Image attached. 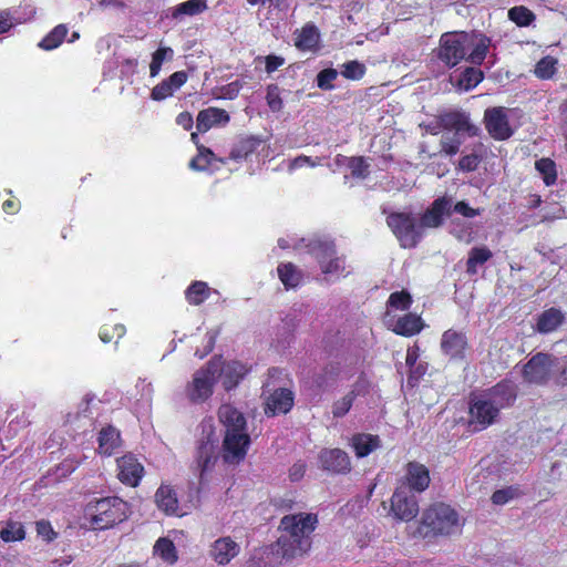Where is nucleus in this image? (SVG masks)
I'll list each match as a JSON object with an SVG mask.
<instances>
[{"instance_id": "f257e3e1", "label": "nucleus", "mask_w": 567, "mask_h": 567, "mask_svg": "<svg viewBox=\"0 0 567 567\" xmlns=\"http://www.w3.org/2000/svg\"><path fill=\"white\" fill-rule=\"evenodd\" d=\"M318 523V515L315 513L285 515L280 519L281 535L274 545V551L286 559L308 553L312 545L311 535Z\"/></svg>"}, {"instance_id": "f03ea898", "label": "nucleus", "mask_w": 567, "mask_h": 567, "mask_svg": "<svg viewBox=\"0 0 567 567\" xmlns=\"http://www.w3.org/2000/svg\"><path fill=\"white\" fill-rule=\"evenodd\" d=\"M218 420L225 427L221 457L226 464L238 465L247 456L251 440L245 415L231 404H221Z\"/></svg>"}, {"instance_id": "7ed1b4c3", "label": "nucleus", "mask_w": 567, "mask_h": 567, "mask_svg": "<svg viewBox=\"0 0 567 567\" xmlns=\"http://www.w3.org/2000/svg\"><path fill=\"white\" fill-rule=\"evenodd\" d=\"M462 524L455 508L443 502L429 505L422 514L416 533L424 539L447 537L460 530Z\"/></svg>"}, {"instance_id": "20e7f679", "label": "nucleus", "mask_w": 567, "mask_h": 567, "mask_svg": "<svg viewBox=\"0 0 567 567\" xmlns=\"http://www.w3.org/2000/svg\"><path fill=\"white\" fill-rule=\"evenodd\" d=\"M127 503L116 496L91 501L84 509L85 518L94 530L114 527L127 518Z\"/></svg>"}, {"instance_id": "39448f33", "label": "nucleus", "mask_w": 567, "mask_h": 567, "mask_svg": "<svg viewBox=\"0 0 567 567\" xmlns=\"http://www.w3.org/2000/svg\"><path fill=\"white\" fill-rule=\"evenodd\" d=\"M307 248L323 275L337 278L349 275V271H346V257L338 255L334 240L316 238L309 241Z\"/></svg>"}, {"instance_id": "423d86ee", "label": "nucleus", "mask_w": 567, "mask_h": 567, "mask_svg": "<svg viewBox=\"0 0 567 567\" xmlns=\"http://www.w3.org/2000/svg\"><path fill=\"white\" fill-rule=\"evenodd\" d=\"M386 225L404 249L415 248L424 233L413 213L393 212L386 216Z\"/></svg>"}, {"instance_id": "0eeeda50", "label": "nucleus", "mask_w": 567, "mask_h": 567, "mask_svg": "<svg viewBox=\"0 0 567 567\" xmlns=\"http://www.w3.org/2000/svg\"><path fill=\"white\" fill-rule=\"evenodd\" d=\"M473 45V38L468 33L445 32L440 38L437 59L447 68L456 66L461 61L466 60L468 50Z\"/></svg>"}, {"instance_id": "6e6552de", "label": "nucleus", "mask_w": 567, "mask_h": 567, "mask_svg": "<svg viewBox=\"0 0 567 567\" xmlns=\"http://www.w3.org/2000/svg\"><path fill=\"white\" fill-rule=\"evenodd\" d=\"M216 381L217 361L209 360L194 373L193 380L187 383L185 388L187 399L194 404L204 403L213 395Z\"/></svg>"}, {"instance_id": "1a4fd4ad", "label": "nucleus", "mask_w": 567, "mask_h": 567, "mask_svg": "<svg viewBox=\"0 0 567 567\" xmlns=\"http://www.w3.org/2000/svg\"><path fill=\"white\" fill-rule=\"evenodd\" d=\"M419 499L404 486H396L391 498L388 515L398 522H411L419 514Z\"/></svg>"}, {"instance_id": "9d476101", "label": "nucleus", "mask_w": 567, "mask_h": 567, "mask_svg": "<svg viewBox=\"0 0 567 567\" xmlns=\"http://www.w3.org/2000/svg\"><path fill=\"white\" fill-rule=\"evenodd\" d=\"M194 457L199 477L203 480L204 475L214 468L218 460L217 437L212 426L207 431H203L202 437L197 441Z\"/></svg>"}, {"instance_id": "9b49d317", "label": "nucleus", "mask_w": 567, "mask_h": 567, "mask_svg": "<svg viewBox=\"0 0 567 567\" xmlns=\"http://www.w3.org/2000/svg\"><path fill=\"white\" fill-rule=\"evenodd\" d=\"M555 358L551 354L537 352L523 367L522 377L525 382L545 385L551 377Z\"/></svg>"}, {"instance_id": "f8f14e48", "label": "nucleus", "mask_w": 567, "mask_h": 567, "mask_svg": "<svg viewBox=\"0 0 567 567\" xmlns=\"http://www.w3.org/2000/svg\"><path fill=\"white\" fill-rule=\"evenodd\" d=\"M210 360L217 361V378L227 392L236 389L251 370V367L238 360L224 361L221 355H214Z\"/></svg>"}, {"instance_id": "ddd939ff", "label": "nucleus", "mask_w": 567, "mask_h": 567, "mask_svg": "<svg viewBox=\"0 0 567 567\" xmlns=\"http://www.w3.org/2000/svg\"><path fill=\"white\" fill-rule=\"evenodd\" d=\"M483 122L489 136L495 141H506L514 134L505 107H488L484 112Z\"/></svg>"}, {"instance_id": "4468645a", "label": "nucleus", "mask_w": 567, "mask_h": 567, "mask_svg": "<svg viewBox=\"0 0 567 567\" xmlns=\"http://www.w3.org/2000/svg\"><path fill=\"white\" fill-rule=\"evenodd\" d=\"M431 483L429 468L416 461H410L405 465L404 475L400 478L396 486H404L411 493L421 494L425 492Z\"/></svg>"}, {"instance_id": "2eb2a0df", "label": "nucleus", "mask_w": 567, "mask_h": 567, "mask_svg": "<svg viewBox=\"0 0 567 567\" xmlns=\"http://www.w3.org/2000/svg\"><path fill=\"white\" fill-rule=\"evenodd\" d=\"M439 126L444 131H453V134H467L470 137L477 136L480 128L472 124L468 114L461 111H447L437 115Z\"/></svg>"}, {"instance_id": "dca6fc26", "label": "nucleus", "mask_w": 567, "mask_h": 567, "mask_svg": "<svg viewBox=\"0 0 567 567\" xmlns=\"http://www.w3.org/2000/svg\"><path fill=\"white\" fill-rule=\"evenodd\" d=\"M452 199L446 196H441L434 199L431 205L421 215L419 223L422 230L425 228H439L444 224L445 217L452 214Z\"/></svg>"}, {"instance_id": "f3484780", "label": "nucleus", "mask_w": 567, "mask_h": 567, "mask_svg": "<svg viewBox=\"0 0 567 567\" xmlns=\"http://www.w3.org/2000/svg\"><path fill=\"white\" fill-rule=\"evenodd\" d=\"M470 422L476 430H484L493 424L499 414L496 405L484 398H475L470 402Z\"/></svg>"}, {"instance_id": "a211bd4d", "label": "nucleus", "mask_w": 567, "mask_h": 567, "mask_svg": "<svg viewBox=\"0 0 567 567\" xmlns=\"http://www.w3.org/2000/svg\"><path fill=\"white\" fill-rule=\"evenodd\" d=\"M441 351L450 360H464L468 349V340L463 331L447 329L441 337Z\"/></svg>"}, {"instance_id": "6ab92c4d", "label": "nucleus", "mask_w": 567, "mask_h": 567, "mask_svg": "<svg viewBox=\"0 0 567 567\" xmlns=\"http://www.w3.org/2000/svg\"><path fill=\"white\" fill-rule=\"evenodd\" d=\"M118 481L131 487H136L143 475L144 466L133 454H125L116 460Z\"/></svg>"}, {"instance_id": "aec40b11", "label": "nucleus", "mask_w": 567, "mask_h": 567, "mask_svg": "<svg viewBox=\"0 0 567 567\" xmlns=\"http://www.w3.org/2000/svg\"><path fill=\"white\" fill-rule=\"evenodd\" d=\"M318 460L321 468L332 474H348L351 471L350 457L341 449H323Z\"/></svg>"}, {"instance_id": "412c9836", "label": "nucleus", "mask_w": 567, "mask_h": 567, "mask_svg": "<svg viewBox=\"0 0 567 567\" xmlns=\"http://www.w3.org/2000/svg\"><path fill=\"white\" fill-rule=\"evenodd\" d=\"M295 394L287 388H279L274 390L267 398L265 405V413L268 416L278 414H287L293 406Z\"/></svg>"}, {"instance_id": "4be33fe9", "label": "nucleus", "mask_w": 567, "mask_h": 567, "mask_svg": "<svg viewBox=\"0 0 567 567\" xmlns=\"http://www.w3.org/2000/svg\"><path fill=\"white\" fill-rule=\"evenodd\" d=\"M240 551V546L231 537L216 539L209 549L210 558L220 566L229 564Z\"/></svg>"}, {"instance_id": "5701e85b", "label": "nucleus", "mask_w": 567, "mask_h": 567, "mask_svg": "<svg viewBox=\"0 0 567 567\" xmlns=\"http://www.w3.org/2000/svg\"><path fill=\"white\" fill-rule=\"evenodd\" d=\"M488 401L497 406V410L509 408L514 404L517 393L515 385L507 380H502L488 390Z\"/></svg>"}, {"instance_id": "b1692460", "label": "nucleus", "mask_w": 567, "mask_h": 567, "mask_svg": "<svg viewBox=\"0 0 567 567\" xmlns=\"http://www.w3.org/2000/svg\"><path fill=\"white\" fill-rule=\"evenodd\" d=\"M424 321L420 315L409 311L395 320L393 319L390 329L398 336L409 338L419 334L424 329Z\"/></svg>"}, {"instance_id": "393cba45", "label": "nucleus", "mask_w": 567, "mask_h": 567, "mask_svg": "<svg viewBox=\"0 0 567 567\" xmlns=\"http://www.w3.org/2000/svg\"><path fill=\"white\" fill-rule=\"evenodd\" d=\"M188 79L185 71H176L171 74L167 79L156 84L152 92L151 97L154 101H163L174 94L179 87H182Z\"/></svg>"}, {"instance_id": "a878e982", "label": "nucleus", "mask_w": 567, "mask_h": 567, "mask_svg": "<svg viewBox=\"0 0 567 567\" xmlns=\"http://www.w3.org/2000/svg\"><path fill=\"white\" fill-rule=\"evenodd\" d=\"M295 47L303 52H317L320 49V31L313 23H306L295 31Z\"/></svg>"}, {"instance_id": "bb28decb", "label": "nucleus", "mask_w": 567, "mask_h": 567, "mask_svg": "<svg viewBox=\"0 0 567 567\" xmlns=\"http://www.w3.org/2000/svg\"><path fill=\"white\" fill-rule=\"evenodd\" d=\"M262 143L264 141L256 135L239 136L231 146L229 158L235 162L246 161L259 150Z\"/></svg>"}, {"instance_id": "cd10ccee", "label": "nucleus", "mask_w": 567, "mask_h": 567, "mask_svg": "<svg viewBox=\"0 0 567 567\" xmlns=\"http://www.w3.org/2000/svg\"><path fill=\"white\" fill-rule=\"evenodd\" d=\"M230 121L227 111L218 107H207L198 112L196 127L200 133L209 131L214 125H225Z\"/></svg>"}, {"instance_id": "c85d7f7f", "label": "nucleus", "mask_w": 567, "mask_h": 567, "mask_svg": "<svg viewBox=\"0 0 567 567\" xmlns=\"http://www.w3.org/2000/svg\"><path fill=\"white\" fill-rule=\"evenodd\" d=\"M99 447L100 454L111 456L121 445V433L113 425H106L99 432Z\"/></svg>"}, {"instance_id": "c756f323", "label": "nucleus", "mask_w": 567, "mask_h": 567, "mask_svg": "<svg viewBox=\"0 0 567 567\" xmlns=\"http://www.w3.org/2000/svg\"><path fill=\"white\" fill-rule=\"evenodd\" d=\"M278 278L286 290L297 289L303 282V272L293 262H280L277 267Z\"/></svg>"}, {"instance_id": "7c9ffc66", "label": "nucleus", "mask_w": 567, "mask_h": 567, "mask_svg": "<svg viewBox=\"0 0 567 567\" xmlns=\"http://www.w3.org/2000/svg\"><path fill=\"white\" fill-rule=\"evenodd\" d=\"M351 447L354 450L357 457L362 458L381 446L378 435L357 433L351 437Z\"/></svg>"}, {"instance_id": "2f4dec72", "label": "nucleus", "mask_w": 567, "mask_h": 567, "mask_svg": "<svg viewBox=\"0 0 567 567\" xmlns=\"http://www.w3.org/2000/svg\"><path fill=\"white\" fill-rule=\"evenodd\" d=\"M564 320L565 316L560 309H546L537 318L536 330L539 333H550L560 327Z\"/></svg>"}, {"instance_id": "473e14b6", "label": "nucleus", "mask_w": 567, "mask_h": 567, "mask_svg": "<svg viewBox=\"0 0 567 567\" xmlns=\"http://www.w3.org/2000/svg\"><path fill=\"white\" fill-rule=\"evenodd\" d=\"M155 502L157 507L167 515L178 513V499L176 492L169 485H161L155 493Z\"/></svg>"}, {"instance_id": "72a5a7b5", "label": "nucleus", "mask_w": 567, "mask_h": 567, "mask_svg": "<svg viewBox=\"0 0 567 567\" xmlns=\"http://www.w3.org/2000/svg\"><path fill=\"white\" fill-rule=\"evenodd\" d=\"M210 295V287L207 282L202 280L193 281L185 290V299L192 306H200Z\"/></svg>"}, {"instance_id": "f704fd0d", "label": "nucleus", "mask_w": 567, "mask_h": 567, "mask_svg": "<svg viewBox=\"0 0 567 567\" xmlns=\"http://www.w3.org/2000/svg\"><path fill=\"white\" fill-rule=\"evenodd\" d=\"M69 27L65 23L55 25L39 43L38 48L43 51L58 49L65 40Z\"/></svg>"}, {"instance_id": "c9c22d12", "label": "nucleus", "mask_w": 567, "mask_h": 567, "mask_svg": "<svg viewBox=\"0 0 567 567\" xmlns=\"http://www.w3.org/2000/svg\"><path fill=\"white\" fill-rule=\"evenodd\" d=\"M493 257V252L486 246L473 247L468 251L466 260V274L474 276L477 274V266H482Z\"/></svg>"}, {"instance_id": "e433bc0d", "label": "nucleus", "mask_w": 567, "mask_h": 567, "mask_svg": "<svg viewBox=\"0 0 567 567\" xmlns=\"http://www.w3.org/2000/svg\"><path fill=\"white\" fill-rule=\"evenodd\" d=\"M535 169L542 176L546 186H553L557 183L558 169L557 164L549 157H542L535 162Z\"/></svg>"}, {"instance_id": "4c0bfd02", "label": "nucleus", "mask_w": 567, "mask_h": 567, "mask_svg": "<svg viewBox=\"0 0 567 567\" xmlns=\"http://www.w3.org/2000/svg\"><path fill=\"white\" fill-rule=\"evenodd\" d=\"M412 303L413 298L408 290L394 291L388 298L385 317H389L392 310L408 311Z\"/></svg>"}, {"instance_id": "58836bf2", "label": "nucleus", "mask_w": 567, "mask_h": 567, "mask_svg": "<svg viewBox=\"0 0 567 567\" xmlns=\"http://www.w3.org/2000/svg\"><path fill=\"white\" fill-rule=\"evenodd\" d=\"M484 79V73L480 69L468 66L458 76L456 86L462 91H471L476 87Z\"/></svg>"}, {"instance_id": "ea45409f", "label": "nucleus", "mask_w": 567, "mask_h": 567, "mask_svg": "<svg viewBox=\"0 0 567 567\" xmlns=\"http://www.w3.org/2000/svg\"><path fill=\"white\" fill-rule=\"evenodd\" d=\"M214 161H217L214 152L204 145H198L196 156L189 162V168L196 172H203L206 171Z\"/></svg>"}, {"instance_id": "a19ab883", "label": "nucleus", "mask_w": 567, "mask_h": 567, "mask_svg": "<svg viewBox=\"0 0 567 567\" xmlns=\"http://www.w3.org/2000/svg\"><path fill=\"white\" fill-rule=\"evenodd\" d=\"M207 9L206 0H187L176 6L172 12L174 19L182 16H197Z\"/></svg>"}, {"instance_id": "79ce46f5", "label": "nucleus", "mask_w": 567, "mask_h": 567, "mask_svg": "<svg viewBox=\"0 0 567 567\" xmlns=\"http://www.w3.org/2000/svg\"><path fill=\"white\" fill-rule=\"evenodd\" d=\"M154 554L167 564H174L178 558L173 540L166 537H161L156 540L154 545Z\"/></svg>"}, {"instance_id": "37998d69", "label": "nucleus", "mask_w": 567, "mask_h": 567, "mask_svg": "<svg viewBox=\"0 0 567 567\" xmlns=\"http://www.w3.org/2000/svg\"><path fill=\"white\" fill-rule=\"evenodd\" d=\"M0 538L4 543L21 542L25 538L24 526L20 522L7 520L0 530Z\"/></svg>"}, {"instance_id": "c03bdc74", "label": "nucleus", "mask_w": 567, "mask_h": 567, "mask_svg": "<svg viewBox=\"0 0 567 567\" xmlns=\"http://www.w3.org/2000/svg\"><path fill=\"white\" fill-rule=\"evenodd\" d=\"M508 19L517 27H529L535 20V13L525 6H515L508 10Z\"/></svg>"}, {"instance_id": "a18cd8bd", "label": "nucleus", "mask_w": 567, "mask_h": 567, "mask_svg": "<svg viewBox=\"0 0 567 567\" xmlns=\"http://www.w3.org/2000/svg\"><path fill=\"white\" fill-rule=\"evenodd\" d=\"M125 333L126 328L122 323H104L100 328L99 337L103 343H110L112 341L117 343Z\"/></svg>"}, {"instance_id": "49530a36", "label": "nucleus", "mask_w": 567, "mask_h": 567, "mask_svg": "<svg viewBox=\"0 0 567 567\" xmlns=\"http://www.w3.org/2000/svg\"><path fill=\"white\" fill-rule=\"evenodd\" d=\"M491 40L483 35L477 43H473V48L470 52H467L466 61L472 64L481 65L488 52Z\"/></svg>"}, {"instance_id": "de8ad7c7", "label": "nucleus", "mask_w": 567, "mask_h": 567, "mask_svg": "<svg viewBox=\"0 0 567 567\" xmlns=\"http://www.w3.org/2000/svg\"><path fill=\"white\" fill-rule=\"evenodd\" d=\"M462 144L461 134L443 135L440 140V154L452 157L460 152Z\"/></svg>"}, {"instance_id": "09e8293b", "label": "nucleus", "mask_w": 567, "mask_h": 567, "mask_svg": "<svg viewBox=\"0 0 567 567\" xmlns=\"http://www.w3.org/2000/svg\"><path fill=\"white\" fill-rule=\"evenodd\" d=\"M174 51L169 47H163L158 48L153 54H152V61L150 64V75L152 78H155L158 75L163 62L168 59L171 60L173 58Z\"/></svg>"}, {"instance_id": "8fccbe9b", "label": "nucleus", "mask_w": 567, "mask_h": 567, "mask_svg": "<svg viewBox=\"0 0 567 567\" xmlns=\"http://www.w3.org/2000/svg\"><path fill=\"white\" fill-rule=\"evenodd\" d=\"M353 402H354V393L353 392H348L341 399L336 400L332 403L333 417L341 419V417L346 416L350 412V410L353 405Z\"/></svg>"}, {"instance_id": "3c124183", "label": "nucleus", "mask_w": 567, "mask_h": 567, "mask_svg": "<svg viewBox=\"0 0 567 567\" xmlns=\"http://www.w3.org/2000/svg\"><path fill=\"white\" fill-rule=\"evenodd\" d=\"M556 72V60L551 56L540 59L535 66V74L537 78L547 80L550 79Z\"/></svg>"}, {"instance_id": "603ef678", "label": "nucleus", "mask_w": 567, "mask_h": 567, "mask_svg": "<svg viewBox=\"0 0 567 567\" xmlns=\"http://www.w3.org/2000/svg\"><path fill=\"white\" fill-rule=\"evenodd\" d=\"M365 73L364 64L353 60L343 63L341 75L348 80L358 81L363 78Z\"/></svg>"}, {"instance_id": "864d4df0", "label": "nucleus", "mask_w": 567, "mask_h": 567, "mask_svg": "<svg viewBox=\"0 0 567 567\" xmlns=\"http://www.w3.org/2000/svg\"><path fill=\"white\" fill-rule=\"evenodd\" d=\"M348 167L351 175L357 178L364 179L369 175V164L363 156H352L348 159Z\"/></svg>"}, {"instance_id": "5fc2aeb1", "label": "nucleus", "mask_w": 567, "mask_h": 567, "mask_svg": "<svg viewBox=\"0 0 567 567\" xmlns=\"http://www.w3.org/2000/svg\"><path fill=\"white\" fill-rule=\"evenodd\" d=\"M338 71L332 68L323 69L317 74V86L323 91L334 89L333 81L338 78Z\"/></svg>"}, {"instance_id": "6e6d98bb", "label": "nucleus", "mask_w": 567, "mask_h": 567, "mask_svg": "<svg viewBox=\"0 0 567 567\" xmlns=\"http://www.w3.org/2000/svg\"><path fill=\"white\" fill-rule=\"evenodd\" d=\"M266 101L272 112L281 111L284 102L280 96V89L277 84H269L267 86Z\"/></svg>"}, {"instance_id": "4d7b16f0", "label": "nucleus", "mask_w": 567, "mask_h": 567, "mask_svg": "<svg viewBox=\"0 0 567 567\" xmlns=\"http://www.w3.org/2000/svg\"><path fill=\"white\" fill-rule=\"evenodd\" d=\"M426 371H427L426 362H419L417 365H414L411 369H409L408 385L411 388L417 386L419 382L425 375Z\"/></svg>"}, {"instance_id": "13d9d810", "label": "nucleus", "mask_w": 567, "mask_h": 567, "mask_svg": "<svg viewBox=\"0 0 567 567\" xmlns=\"http://www.w3.org/2000/svg\"><path fill=\"white\" fill-rule=\"evenodd\" d=\"M35 529L39 537L45 542H52L56 538L58 534L54 532L51 523L45 519L35 523Z\"/></svg>"}, {"instance_id": "bf43d9fd", "label": "nucleus", "mask_w": 567, "mask_h": 567, "mask_svg": "<svg viewBox=\"0 0 567 567\" xmlns=\"http://www.w3.org/2000/svg\"><path fill=\"white\" fill-rule=\"evenodd\" d=\"M481 158L476 154L464 155L458 161V168L463 172H474L477 169Z\"/></svg>"}, {"instance_id": "052dcab7", "label": "nucleus", "mask_w": 567, "mask_h": 567, "mask_svg": "<svg viewBox=\"0 0 567 567\" xmlns=\"http://www.w3.org/2000/svg\"><path fill=\"white\" fill-rule=\"evenodd\" d=\"M452 212L457 213L467 218H474L481 214L480 209L472 208L466 202L460 200L452 208Z\"/></svg>"}, {"instance_id": "680f3d73", "label": "nucleus", "mask_w": 567, "mask_h": 567, "mask_svg": "<svg viewBox=\"0 0 567 567\" xmlns=\"http://www.w3.org/2000/svg\"><path fill=\"white\" fill-rule=\"evenodd\" d=\"M514 497V489L512 487L496 489L492 494V502L495 505H504Z\"/></svg>"}, {"instance_id": "e2e57ef3", "label": "nucleus", "mask_w": 567, "mask_h": 567, "mask_svg": "<svg viewBox=\"0 0 567 567\" xmlns=\"http://www.w3.org/2000/svg\"><path fill=\"white\" fill-rule=\"evenodd\" d=\"M320 164V158L317 157L316 159H312L310 156L307 155H299L296 158H293L289 165L290 169L300 168L305 165H309L311 167H316Z\"/></svg>"}, {"instance_id": "0e129e2a", "label": "nucleus", "mask_w": 567, "mask_h": 567, "mask_svg": "<svg viewBox=\"0 0 567 567\" xmlns=\"http://www.w3.org/2000/svg\"><path fill=\"white\" fill-rule=\"evenodd\" d=\"M285 64V59L279 55L269 54L265 59V70L268 74L275 72Z\"/></svg>"}, {"instance_id": "69168bd1", "label": "nucleus", "mask_w": 567, "mask_h": 567, "mask_svg": "<svg viewBox=\"0 0 567 567\" xmlns=\"http://www.w3.org/2000/svg\"><path fill=\"white\" fill-rule=\"evenodd\" d=\"M419 358H420V348L417 344H414L412 347H409L406 350V357H405V363L411 369L414 365L419 364Z\"/></svg>"}, {"instance_id": "338daca9", "label": "nucleus", "mask_w": 567, "mask_h": 567, "mask_svg": "<svg viewBox=\"0 0 567 567\" xmlns=\"http://www.w3.org/2000/svg\"><path fill=\"white\" fill-rule=\"evenodd\" d=\"M176 123L185 131H189L194 125L193 115L187 111L182 112L177 115Z\"/></svg>"}, {"instance_id": "774afa93", "label": "nucleus", "mask_w": 567, "mask_h": 567, "mask_svg": "<svg viewBox=\"0 0 567 567\" xmlns=\"http://www.w3.org/2000/svg\"><path fill=\"white\" fill-rule=\"evenodd\" d=\"M20 202L19 199L12 197L8 198L2 203V209L6 214L13 215L20 210Z\"/></svg>"}]
</instances>
